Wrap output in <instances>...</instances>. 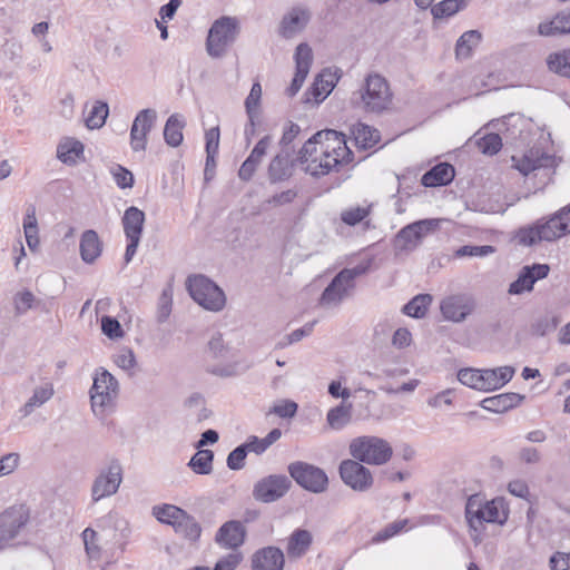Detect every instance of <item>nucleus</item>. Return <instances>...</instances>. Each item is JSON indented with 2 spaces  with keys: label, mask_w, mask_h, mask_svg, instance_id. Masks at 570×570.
I'll list each match as a JSON object with an SVG mask.
<instances>
[{
  "label": "nucleus",
  "mask_w": 570,
  "mask_h": 570,
  "mask_svg": "<svg viewBox=\"0 0 570 570\" xmlns=\"http://www.w3.org/2000/svg\"><path fill=\"white\" fill-rule=\"evenodd\" d=\"M344 135L327 129L317 131L302 147L297 161L304 165L305 173L314 177L325 176L351 160Z\"/></svg>",
  "instance_id": "nucleus-1"
},
{
  "label": "nucleus",
  "mask_w": 570,
  "mask_h": 570,
  "mask_svg": "<svg viewBox=\"0 0 570 570\" xmlns=\"http://www.w3.org/2000/svg\"><path fill=\"white\" fill-rule=\"evenodd\" d=\"M465 519L470 530L474 533L472 539L480 541V534L485 523L503 524L508 519V510L502 499L487 500L481 494L471 495L465 504Z\"/></svg>",
  "instance_id": "nucleus-2"
},
{
  "label": "nucleus",
  "mask_w": 570,
  "mask_h": 570,
  "mask_svg": "<svg viewBox=\"0 0 570 570\" xmlns=\"http://www.w3.org/2000/svg\"><path fill=\"white\" fill-rule=\"evenodd\" d=\"M351 100L363 111L379 115L390 109L393 92L383 76L371 72L364 78L360 89L353 92Z\"/></svg>",
  "instance_id": "nucleus-3"
},
{
  "label": "nucleus",
  "mask_w": 570,
  "mask_h": 570,
  "mask_svg": "<svg viewBox=\"0 0 570 570\" xmlns=\"http://www.w3.org/2000/svg\"><path fill=\"white\" fill-rule=\"evenodd\" d=\"M570 234V206L563 207L548 220H538L534 225L521 228L517 234L518 243L532 246L539 242H553Z\"/></svg>",
  "instance_id": "nucleus-4"
},
{
  "label": "nucleus",
  "mask_w": 570,
  "mask_h": 570,
  "mask_svg": "<svg viewBox=\"0 0 570 570\" xmlns=\"http://www.w3.org/2000/svg\"><path fill=\"white\" fill-rule=\"evenodd\" d=\"M92 381L89 390L91 411L96 417L102 420L115 411L119 383L105 367L95 371Z\"/></svg>",
  "instance_id": "nucleus-5"
},
{
  "label": "nucleus",
  "mask_w": 570,
  "mask_h": 570,
  "mask_svg": "<svg viewBox=\"0 0 570 570\" xmlns=\"http://www.w3.org/2000/svg\"><path fill=\"white\" fill-rule=\"evenodd\" d=\"M350 455L367 465H384L393 455L389 441L376 435H361L351 440Z\"/></svg>",
  "instance_id": "nucleus-6"
},
{
  "label": "nucleus",
  "mask_w": 570,
  "mask_h": 570,
  "mask_svg": "<svg viewBox=\"0 0 570 570\" xmlns=\"http://www.w3.org/2000/svg\"><path fill=\"white\" fill-rule=\"evenodd\" d=\"M187 289L191 298L208 311L218 312L225 306L224 292L206 276L188 277Z\"/></svg>",
  "instance_id": "nucleus-7"
},
{
  "label": "nucleus",
  "mask_w": 570,
  "mask_h": 570,
  "mask_svg": "<svg viewBox=\"0 0 570 570\" xmlns=\"http://www.w3.org/2000/svg\"><path fill=\"white\" fill-rule=\"evenodd\" d=\"M238 33V22L232 17L217 19L208 31L206 49L210 57L219 58L235 41Z\"/></svg>",
  "instance_id": "nucleus-8"
},
{
  "label": "nucleus",
  "mask_w": 570,
  "mask_h": 570,
  "mask_svg": "<svg viewBox=\"0 0 570 570\" xmlns=\"http://www.w3.org/2000/svg\"><path fill=\"white\" fill-rule=\"evenodd\" d=\"M124 470L121 463L112 459L101 468L95 478L90 494L94 503L112 497L119 490L122 482Z\"/></svg>",
  "instance_id": "nucleus-9"
},
{
  "label": "nucleus",
  "mask_w": 570,
  "mask_h": 570,
  "mask_svg": "<svg viewBox=\"0 0 570 570\" xmlns=\"http://www.w3.org/2000/svg\"><path fill=\"white\" fill-rule=\"evenodd\" d=\"M287 471L299 487L312 493H323L328 488L327 474L316 465L295 461L287 466Z\"/></svg>",
  "instance_id": "nucleus-10"
},
{
  "label": "nucleus",
  "mask_w": 570,
  "mask_h": 570,
  "mask_svg": "<svg viewBox=\"0 0 570 570\" xmlns=\"http://www.w3.org/2000/svg\"><path fill=\"white\" fill-rule=\"evenodd\" d=\"M441 222L442 219L430 218L404 226L395 236V248L404 252L415 249L428 234L440 227Z\"/></svg>",
  "instance_id": "nucleus-11"
},
{
  "label": "nucleus",
  "mask_w": 570,
  "mask_h": 570,
  "mask_svg": "<svg viewBox=\"0 0 570 570\" xmlns=\"http://www.w3.org/2000/svg\"><path fill=\"white\" fill-rule=\"evenodd\" d=\"M29 521L24 505H12L0 514V549L14 540Z\"/></svg>",
  "instance_id": "nucleus-12"
},
{
  "label": "nucleus",
  "mask_w": 570,
  "mask_h": 570,
  "mask_svg": "<svg viewBox=\"0 0 570 570\" xmlns=\"http://www.w3.org/2000/svg\"><path fill=\"white\" fill-rule=\"evenodd\" d=\"M338 472L344 484L357 492H365L373 485V474L364 463L355 459L343 460Z\"/></svg>",
  "instance_id": "nucleus-13"
},
{
  "label": "nucleus",
  "mask_w": 570,
  "mask_h": 570,
  "mask_svg": "<svg viewBox=\"0 0 570 570\" xmlns=\"http://www.w3.org/2000/svg\"><path fill=\"white\" fill-rule=\"evenodd\" d=\"M476 303L466 293L452 294L440 302V311L444 320L453 323L464 322L475 309Z\"/></svg>",
  "instance_id": "nucleus-14"
},
{
  "label": "nucleus",
  "mask_w": 570,
  "mask_h": 570,
  "mask_svg": "<svg viewBox=\"0 0 570 570\" xmlns=\"http://www.w3.org/2000/svg\"><path fill=\"white\" fill-rule=\"evenodd\" d=\"M291 480L284 474H271L257 481L253 489L255 500L271 503L283 498L291 488Z\"/></svg>",
  "instance_id": "nucleus-15"
},
{
  "label": "nucleus",
  "mask_w": 570,
  "mask_h": 570,
  "mask_svg": "<svg viewBox=\"0 0 570 570\" xmlns=\"http://www.w3.org/2000/svg\"><path fill=\"white\" fill-rule=\"evenodd\" d=\"M157 112L155 109L146 108L140 110L130 128V147L132 151H145L148 142V135L155 127Z\"/></svg>",
  "instance_id": "nucleus-16"
},
{
  "label": "nucleus",
  "mask_w": 570,
  "mask_h": 570,
  "mask_svg": "<svg viewBox=\"0 0 570 570\" xmlns=\"http://www.w3.org/2000/svg\"><path fill=\"white\" fill-rule=\"evenodd\" d=\"M347 273H338L323 291L318 305L323 308H334L350 295L353 286L346 281Z\"/></svg>",
  "instance_id": "nucleus-17"
},
{
  "label": "nucleus",
  "mask_w": 570,
  "mask_h": 570,
  "mask_svg": "<svg viewBox=\"0 0 570 570\" xmlns=\"http://www.w3.org/2000/svg\"><path fill=\"white\" fill-rule=\"evenodd\" d=\"M514 373L515 368L509 365L479 370L476 390L482 392L499 390L512 380Z\"/></svg>",
  "instance_id": "nucleus-18"
},
{
  "label": "nucleus",
  "mask_w": 570,
  "mask_h": 570,
  "mask_svg": "<svg viewBox=\"0 0 570 570\" xmlns=\"http://www.w3.org/2000/svg\"><path fill=\"white\" fill-rule=\"evenodd\" d=\"M245 537V525L240 521L230 520L218 529L215 542L224 549H237L244 543Z\"/></svg>",
  "instance_id": "nucleus-19"
},
{
  "label": "nucleus",
  "mask_w": 570,
  "mask_h": 570,
  "mask_svg": "<svg viewBox=\"0 0 570 570\" xmlns=\"http://www.w3.org/2000/svg\"><path fill=\"white\" fill-rule=\"evenodd\" d=\"M313 61L312 49L307 43H299L295 52L296 72L288 88L289 96H294L302 88Z\"/></svg>",
  "instance_id": "nucleus-20"
},
{
  "label": "nucleus",
  "mask_w": 570,
  "mask_h": 570,
  "mask_svg": "<svg viewBox=\"0 0 570 570\" xmlns=\"http://www.w3.org/2000/svg\"><path fill=\"white\" fill-rule=\"evenodd\" d=\"M284 562V553L281 549L266 547L253 554L252 568L253 570H283Z\"/></svg>",
  "instance_id": "nucleus-21"
},
{
  "label": "nucleus",
  "mask_w": 570,
  "mask_h": 570,
  "mask_svg": "<svg viewBox=\"0 0 570 570\" xmlns=\"http://www.w3.org/2000/svg\"><path fill=\"white\" fill-rule=\"evenodd\" d=\"M55 395V387L50 381H45L32 390V394L19 409L22 419L30 416L37 409L45 405Z\"/></svg>",
  "instance_id": "nucleus-22"
},
{
  "label": "nucleus",
  "mask_w": 570,
  "mask_h": 570,
  "mask_svg": "<svg viewBox=\"0 0 570 570\" xmlns=\"http://www.w3.org/2000/svg\"><path fill=\"white\" fill-rule=\"evenodd\" d=\"M309 12L302 8H293L282 19L279 33L286 39H291L299 33L309 21Z\"/></svg>",
  "instance_id": "nucleus-23"
},
{
  "label": "nucleus",
  "mask_w": 570,
  "mask_h": 570,
  "mask_svg": "<svg viewBox=\"0 0 570 570\" xmlns=\"http://www.w3.org/2000/svg\"><path fill=\"white\" fill-rule=\"evenodd\" d=\"M513 167L522 175L527 176L533 170L546 167L551 160V157L539 149H530L523 155L512 156Z\"/></svg>",
  "instance_id": "nucleus-24"
},
{
  "label": "nucleus",
  "mask_w": 570,
  "mask_h": 570,
  "mask_svg": "<svg viewBox=\"0 0 570 570\" xmlns=\"http://www.w3.org/2000/svg\"><path fill=\"white\" fill-rule=\"evenodd\" d=\"M538 33L542 37H554L570 33V9L559 11L551 20L538 26Z\"/></svg>",
  "instance_id": "nucleus-25"
},
{
  "label": "nucleus",
  "mask_w": 570,
  "mask_h": 570,
  "mask_svg": "<svg viewBox=\"0 0 570 570\" xmlns=\"http://www.w3.org/2000/svg\"><path fill=\"white\" fill-rule=\"evenodd\" d=\"M292 171L293 161L291 160V154L287 149H283L269 163L268 179L273 184L284 181L292 176Z\"/></svg>",
  "instance_id": "nucleus-26"
},
{
  "label": "nucleus",
  "mask_w": 570,
  "mask_h": 570,
  "mask_svg": "<svg viewBox=\"0 0 570 570\" xmlns=\"http://www.w3.org/2000/svg\"><path fill=\"white\" fill-rule=\"evenodd\" d=\"M523 399L524 396L518 393H502L484 399L481 406L487 411L503 413L519 405Z\"/></svg>",
  "instance_id": "nucleus-27"
},
{
  "label": "nucleus",
  "mask_w": 570,
  "mask_h": 570,
  "mask_svg": "<svg viewBox=\"0 0 570 570\" xmlns=\"http://www.w3.org/2000/svg\"><path fill=\"white\" fill-rule=\"evenodd\" d=\"M79 249L81 259L87 264H92L102 252V243L97 232L92 229L83 232L80 238Z\"/></svg>",
  "instance_id": "nucleus-28"
},
{
  "label": "nucleus",
  "mask_w": 570,
  "mask_h": 570,
  "mask_svg": "<svg viewBox=\"0 0 570 570\" xmlns=\"http://www.w3.org/2000/svg\"><path fill=\"white\" fill-rule=\"evenodd\" d=\"M121 220L127 238H141L145 224V213L142 210L135 206H130L125 210Z\"/></svg>",
  "instance_id": "nucleus-29"
},
{
  "label": "nucleus",
  "mask_w": 570,
  "mask_h": 570,
  "mask_svg": "<svg viewBox=\"0 0 570 570\" xmlns=\"http://www.w3.org/2000/svg\"><path fill=\"white\" fill-rule=\"evenodd\" d=\"M454 178V167L448 163L435 165L422 176V184L425 187L443 186Z\"/></svg>",
  "instance_id": "nucleus-30"
},
{
  "label": "nucleus",
  "mask_w": 570,
  "mask_h": 570,
  "mask_svg": "<svg viewBox=\"0 0 570 570\" xmlns=\"http://www.w3.org/2000/svg\"><path fill=\"white\" fill-rule=\"evenodd\" d=\"M186 126L185 118L179 114L169 116L164 128V139L170 147H178L183 142V129Z\"/></svg>",
  "instance_id": "nucleus-31"
},
{
  "label": "nucleus",
  "mask_w": 570,
  "mask_h": 570,
  "mask_svg": "<svg viewBox=\"0 0 570 570\" xmlns=\"http://www.w3.org/2000/svg\"><path fill=\"white\" fill-rule=\"evenodd\" d=\"M313 537L309 531L296 529L288 538L287 553L291 558H301L311 547Z\"/></svg>",
  "instance_id": "nucleus-32"
},
{
  "label": "nucleus",
  "mask_w": 570,
  "mask_h": 570,
  "mask_svg": "<svg viewBox=\"0 0 570 570\" xmlns=\"http://www.w3.org/2000/svg\"><path fill=\"white\" fill-rule=\"evenodd\" d=\"M338 78L328 70L321 72L313 82L312 94L316 100H324L333 90Z\"/></svg>",
  "instance_id": "nucleus-33"
},
{
  "label": "nucleus",
  "mask_w": 570,
  "mask_h": 570,
  "mask_svg": "<svg viewBox=\"0 0 570 570\" xmlns=\"http://www.w3.org/2000/svg\"><path fill=\"white\" fill-rule=\"evenodd\" d=\"M83 153V145L73 138H65L57 148V157L65 164H75Z\"/></svg>",
  "instance_id": "nucleus-34"
},
{
  "label": "nucleus",
  "mask_w": 570,
  "mask_h": 570,
  "mask_svg": "<svg viewBox=\"0 0 570 570\" xmlns=\"http://www.w3.org/2000/svg\"><path fill=\"white\" fill-rule=\"evenodd\" d=\"M214 453L212 450L198 449L191 456L188 466L197 474L207 475L213 471Z\"/></svg>",
  "instance_id": "nucleus-35"
},
{
  "label": "nucleus",
  "mask_w": 570,
  "mask_h": 570,
  "mask_svg": "<svg viewBox=\"0 0 570 570\" xmlns=\"http://www.w3.org/2000/svg\"><path fill=\"white\" fill-rule=\"evenodd\" d=\"M352 132L356 145L364 149L373 147L380 140L379 131L365 124H357Z\"/></svg>",
  "instance_id": "nucleus-36"
},
{
  "label": "nucleus",
  "mask_w": 570,
  "mask_h": 570,
  "mask_svg": "<svg viewBox=\"0 0 570 570\" xmlns=\"http://www.w3.org/2000/svg\"><path fill=\"white\" fill-rule=\"evenodd\" d=\"M185 512L186 511L183 509L173 504L155 505L153 508V515L158 521L170 524L174 528L179 522V520L184 518Z\"/></svg>",
  "instance_id": "nucleus-37"
},
{
  "label": "nucleus",
  "mask_w": 570,
  "mask_h": 570,
  "mask_svg": "<svg viewBox=\"0 0 570 570\" xmlns=\"http://www.w3.org/2000/svg\"><path fill=\"white\" fill-rule=\"evenodd\" d=\"M433 298L430 294H419L403 306V313L415 318L425 316Z\"/></svg>",
  "instance_id": "nucleus-38"
},
{
  "label": "nucleus",
  "mask_w": 570,
  "mask_h": 570,
  "mask_svg": "<svg viewBox=\"0 0 570 570\" xmlns=\"http://www.w3.org/2000/svg\"><path fill=\"white\" fill-rule=\"evenodd\" d=\"M352 405H344L341 404L338 406H335L327 412L326 421L328 425L333 430H342L345 428L352 419V412H351Z\"/></svg>",
  "instance_id": "nucleus-39"
},
{
  "label": "nucleus",
  "mask_w": 570,
  "mask_h": 570,
  "mask_svg": "<svg viewBox=\"0 0 570 570\" xmlns=\"http://www.w3.org/2000/svg\"><path fill=\"white\" fill-rule=\"evenodd\" d=\"M208 351L214 358L227 360L234 356V351L229 344L224 340L219 332H215L208 341Z\"/></svg>",
  "instance_id": "nucleus-40"
},
{
  "label": "nucleus",
  "mask_w": 570,
  "mask_h": 570,
  "mask_svg": "<svg viewBox=\"0 0 570 570\" xmlns=\"http://www.w3.org/2000/svg\"><path fill=\"white\" fill-rule=\"evenodd\" d=\"M481 40V33L478 30L465 31L456 41L455 55L458 58H469L472 48Z\"/></svg>",
  "instance_id": "nucleus-41"
},
{
  "label": "nucleus",
  "mask_w": 570,
  "mask_h": 570,
  "mask_svg": "<svg viewBox=\"0 0 570 570\" xmlns=\"http://www.w3.org/2000/svg\"><path fill=\"white\" fill-rule=\"evenodd\" d=\"M468 0H443L431 8V13L435 19L451 17L464 9Z\"/></svg>",
  "instance_id": "nucleus-42"
},
{
  "label": "nucleus",
  "mask_w": 570,
  "mask_h": 570,
  "mask_svg": "<svg viewBox=\"0 0 570 570\" xmlns=\"http://www.w3.org/2000/svg\"><path fill=\"white\" fill-rule=\"evenodd\" d=\"M547 62L551 71L570 78V50L550 55Z\"/></svg>",
  "instance_id": "nucleus-43"
},
{
  "label": "nucleus",
  "mask_w": 570,
  "mask_h": 570,
  "mask_svg": "<svg viewBox=\"0 0 570 570\" xmlns=\"http://www.w3.org/2000/svg\"><path fill=\"white\" fill-rule=\"evenodd\" d=\"M109 108L106 102L96 101L86 118V125L90 129H98L104 126Z\"/></svg>",
  "instance_id": "nucleus-44"
},
{
  "label": "nucleus",
  "mask_w": 570,
  "mask_h": 570,
  "mask_svg": "<svg viewBox=\"0 0 570 570\" xmlns=\"http://www.w3.org/2000/svg\"><path fill=\"white\" fill-rule=\"evenodd\" d=\"M175 531L189 540H196L199 538L202 529L198 522L185 512L184 518L176 524Z\"/></svg>",
  "instance_id": "nucleus-45"
},
{
  "label": "nucleus",
  "mask_w": 570,
  "mask_h": 570,
  "mask_svg": "<svg viewBox=\"0 0 570 570\" xmlns=\"http://www.w3.org/2000/svg\"><path fill=\"white\" fill-rule=\"evenodd\" d=\"M219 128L214 127L206 131L205 138H206V168H205V176H207L209 171V161H214V157H216L218 153L219 147Z\"/></svg>",
  "instance_id": "nucleus-46"
},
{
  "label": "nucleus",
  "mask_w": 570,
  "mask_h": 570,
  "mask_svg": "<svg viewBox=\"0 0 570 570\" xmlns=\"http://www.w3.org/2000/svg\"><path fill=\"white\" fill-rule=\"evenodd\" d=\"M476 146L482 154L493 156L502 148V138L498 134H488L476 140Z\"/></svg>",
  "instance_id": "nucleus-47"
},
{
  "label": "nucleus",
  "mask_w": 570,
  "mask_h": 570,
  "mask_svg": "<svg viewBox=\"0 0 570 570\" xmlns=\"http://www.w3.org/2000/svg\"><path fill=\"white\" fill-rule=\"evenodd\" d=\"M261 97L262 86L259 82H254L250 92L245 100L246 112L252 126H254V118L257 116Z\"/></svg>",
  "instance_id": "nucleus-48"
},
{
  "label": "nucleus",
  "mask_w": 570,
  "mask_h": 570,
  "mask_svg": "<svg viewBox=\"0 0 570 570\" xmlns=\"http://www.w3.org/2000/svg\"><path fill=\"white\" fill-rule=\"evenodd\" d=\"M171 305L173 294L169 288H166L161 292L157 304L156 318L158 323H164L167 321L171 313Z\"/></svg>",
  "instance_id": "nucleus-49"
},
{
  "label": "nucleus",
  "mask_w": 570,
  "mask_h": 570,
  "mask_svg": "<svg viewBox=\"0 0 570 570\" xmlns=\"http://www.w3.org/2000/svg\"><path fill=\"white\" fill-rule=\"evenodd\" d=\"M370 214L368 207H353L342 212L341 219L348 226H355L365 219Z\"/></svg>",
  "instance_id": "nucleus-50"
},
{
  "label": "nucleus",
  "mask_w": 570,
  "mask_h": 570,
  "mask_svg": "<svg viewBox=\"0 0 570 570\" xmlns=\"http://www.w3.org/2000/svg\"><path fill=\"white\" fill-rule=\"evenodd\" d=\"M529 272L530 271H524V268H522L518 278L510 284L509 294L519 295L533 288V278L530 277Z\"/></svg>",
  "instance_id": "nucleus-51"
},
{
  "label": "nucleus",
  "mask_w": 570,
  "mask_h": 570,
  "mask_svg": "<svg viewBox=\"0 0 570 570\" xmlns=\"http://www.w3.org/2000/svg\"><path fill=\"white\" fill-rule=\"evenodd\" d=\"M101 331L111 340H117L124 336L120 323L111 316L101 317Z\"/></svg>",
  "instance_id": "nucleus-52"
},
{
  "label": "nucleus",
  "mask_w": 570,
  "mask_h": 570,
  "mask_svg": "<svg viewBox=\"0 0 570 570\" xmlns=\"http://www.w3.org/2000/svg\"><path fill=\"white\" fill-rule=\"evenodd\" d=\"M558 326V320L556 317H551V316H543L539 320H537L533 324H532V332L533 334L538 335V336H543L546 335L547 333H550L552 331H554Z\"/></svg>",
  "instance_id": "nucleus-53"
},
{
  "label": "nucleus",
  "mask_w": 570,
  "mask_h": 570,
  "mask_svg": "<svg viewBox=\"0 0 570 570\" xmlns=\"http://www.w3.org/2000/svg\"><path fill=\"white\" fill-rule=\"evenodd\" d=\"M35 295L30 291L19 292L14 296V311L17 314L22 315L28 309L32 308Z\"/></svg>",
  "instance_id": "nucleus-54"
},
{
  "label": "nucleus",
  "mask_w": 570,
  "mask_h": 570,
  "mask_svg": "<svg viewBox=\"0 0 570 570\" xmlns=\"http://www.w3.org/2000/svg\"><path fill=\"white\" fill-rule=\"evenodd\" d=\"M247 451L243 444L235 448L227 456V466L230 470H240L245 465Z\"/></svg>",
  "instance_id": "nucleus-55"
},
{
  "label": "nucleus",
  "mask_w": 570,
  "mask_h": 570,
  "mask_svg": "<svg viewBox=\"0 0 570 570\" xmlns=\"http://www.w3.org/2000/svg\"><path fill=\"white\" fill-rule=\"evenodd\" d=\"M82 537L88 556L91 559H98L100 551L97 546V532L90 528H87L82 532Z\"/></svg>",
  "instance_id": "nucleus-56"
},
{
  "label": "nucleus",
  "mask_w": 570,
  "mask_h": 570,
  "mask_svg": "<svg viewBox=\"0 0 570 570\" xmlns=\"http://www.w3.org/2000/svg\"><path fill=\"white\" fill-rule=\"evenodd\" d=\"M112 176L118 187L122 189L131 188L134 185V176L131 171L120 165L112 169Z\"/></svg>",
  "instance_id": "nucleus-57"
},
{
  "label": "nucleus",
  "mask_w": 570,
  "mask_h": 570,
  "mask_svg": "<svg viewBox=\"0 0 570 570\" xmlns=\"http://www.w3.org/2000/svg\"><path fill=\"white\" fill-rule=\"evenodd\" d=\"M20 455L8 453L0 459V478L11 474L19 465Z\"/></svg>",
  "instance_id": "nucleus-58"
},
{
  "label": "nucleus",
  "mask_w": 570,
  "mask_h": 570,
  "mask_svg": "<svg viewBox=\"0 0 570 570\" xmlns=\"http://www.w3.org/2000/svg\"><path fill=\"white\" fill-rule=\"evenodd\" d=\"M297 404L294 401L284 400L273 406L272 412L279 417H293L297 412Z\"/></svg>",
  "instance_id": "nucleus-59"
},
{
  "label": "nucleus",
  "mask_w": 570,
  "mask_h": 570,
  "mask_svg": "<svg viewBox=\"0 0 570 570\" xmlns=\"http://www.w3.org/2000/svg\"><path fill=\"white\" fill-rule=\"evenodd\" d=\"M494 252V248L490 245H483V246H462L458 252V256H478L483 257L489 254H492Z\"/></svg>",
  "instance_id": "nucleus-60"
},
{
  "label": "nucleus",
  "mask_w": 570,
  "mask_h": 570,
  "mask_svg": "<svg viewBox=\"0 0 570 570\" xmlns=\"http://www.w3.org/2000/svg\"><path fill=\"white\" fill-rule=\"evenodd\" d=\"M458 380L465 386L476 390V384L479 381V370L478 368H461L458 372Z\"/></svg>",
  "instance_id": "nucleus-61"
},
{
  "label": "nucleus",
  "mask_w": 570,
  "mask_h": 570,
  "mask_svg": "<svg viewBox=\"0 0 570 570\" xmlns=\"http://www.w3.org/2000/svg\"><path fill=\"white\" fill-rule=\"evenodd\" d=\"M116 364L122 370H131L136 365V358L131 350H122L115 357Z\"/></svg>",
  "instance_id": "nucleus-62"
},
{
  "label": "nucleus",
  "mask_w": 570,
  "mask_h": 570,
  "mask_svg": "<svg viewBox=\"0 0 570 570\" xmlns=\"http://www.w3.org/2000/svg\"><path fill=\"white\" fill-rule=\"evenodd\" d=\"M296 196H297L296 190L287 189L279 194H275L267 200V203L274 207L283 206V205L292 203L296 198Z\"/></svg>",
  "instance_id": "nucleus-63"
},
{
  "label": "nucleus",
  "mask_w": 570,
  "mask_h": 570,
  "mask_svg": "<svg viewBox=\"0 0 570 570\" xmlns=\"http://www.w3.org/2000/svg\"><path fill=\"white\" fill-rule=\"evenodd\" d=\"M551 570H570V553L556 552L550 558Z\"/></svg>",
  "instance_id": "nucleus-64"
}]
</instances>
